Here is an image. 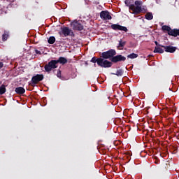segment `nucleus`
<instances>
[{"instance_id": "obj_9", "label": "nucleus", "mask_w": 179, "mask_h": 179, "mask_svg": "<svg viewBox=\"0 0 179 179\" xmlns=\"http://www.w3.org/2000/svg\"><path fill=\"white\" fill-rule=\"evenodd\" d=\"M110 27L113 29V30H120L121 31H125V33L128 31V28L117 24H113L110 26Z\"/></svg>"}, {"instance_id": "obj_11", "label": "nucleus", "mask_w": 179, "mask_h": 179, "mask_svg": "<svg viewBox=\"0 0 179 179\" xmlns=\"http://www.w3.org/2000/svg\"><path fill=\"white\" fill-rule=\"evenodd\" d=\"M156 82H157V77L155 75L150 76L146 80L147 85H155Z\"/></svg>"}, {"instance_id": "obj_7", "label": "nucleus", "mask_w": 179, "mask_h": 179, "mask_svg": "<svg viewBox=\"0 0 179 179\" xmlns=\"http://www.w3.org/2000/svg\"><path fill=\"white\" fill-rule=\"evenodd\" d=\"M43 79H44V75L36 74V76L32 77L31 85L34 87V86H36L37 83H38V82H41Z\"/></svg>"}, {"instance_id": "obj_30", "label": "nucleus", "mask_w": 179, "mask_h": 179, "mask_svg": "<svg viewBox=\"0 0 179 179\" xmlns=\"http://www.w3.org/2000/svg\"><path fill=\"white\" fill-rule=\"evenodd\" d=\"M169 90H171V88H169Z\"/></svg>"}, {"instance_id": "obj_3", "label": "nucleus", "mask_w": 179, "mask_h": 179, "mask_svg": "<svg viewBox=\"0 0 179 179\" xmlns=\"http://www.w3.org/2000/svg\"><path fill=\"white\" fill-rule=\"evenodd\" d=\"M117 55V52L114 49H110L106 52H103L101 55V58L102 59H111V58H114V56ZM107 61V60H106Z\"/></svg>"}, {"instance_id": "obj_21", "label": "nucleus", "mask_w": 179, "mask_h": 179, "mask_svg": "<svg viewBox=\"0 0 179 179\" xmlns=\"http://www.w3.org/2000/svg\"><path fill=\"white\" fill-rule=\"evenodd\" d=\"M6 92V87H5V85H1L0 87V94H5Z\"/></svg>"}, {"instance_id": "obj_5", "label": "nucleus", "mask_w": 179, "mask_h": 179, "mask_svg": "<svg viewBox=\"0 0 179 179\" xmlns=\"http://www.w3.org/2000/svg\"><path fill=\"white\" fill-rule=\"evenodd\" d=\"M58 68V63L57 60H50L48 64L45 65V72H51L52 69Z\"/></svg>"}, {"instance_id": "obj_31", "label": "nucleus", "mask_w": 179, "mask_h": 179, "mask_svg": "<svg viewBox=\"0 0 179 179\" xmlns=\"http://www.w3.org/2000/svg\"><path fill=\"white\" fill-rule=\"evenodd\" d=\"M94 66H96V64H94Z\"/></svg>"}, {"instance_id": "obj_28", "label": "nucleus", "mask_w": 179, "mask_h": 179, "mask_svg": "<svg viewBox=\"0 0 179 179\" xmlns=\"http://www.w3.org/2000/svg\"><path fill=\"white\" fill-rule=\"evenodd\" d=\"M34 51L36 54H38V55H41V52H40V50L35 49Z\"/></svg>"}, {"instance_id": "obj_14", "label": "nucleus", "mask_w": 179, "mask_h": 179, "mask_svg": "<svg viewBox=\"0 0 179 179\" xmlns=\"http://www.w3.org/2000/svg\"><path fill=\"white\" fill-rule=\"evenodd\" d=\"M15 92L17 94H24L26 90L23 87H17L15 89Z\"/></svg>"}, {"instance_id": "obj_19", "label": "nucleus", "mask_w": 179, "mask_h": 179, "mask_svg": "<svg viewBox=\"0 0 179 179\" xmlns=\"http://www.w3.org/2000/svg\"><path fill=\"white\" fill-rule=\"evenodd\" d=\"M138 55L136 53H131L127 55V58H130V59H135V58H138Z\"/></svg>"}, {"instance_id": "obj_12", "label": "nucleus", "mask_w": 179, "mask_h": 179, "mask_svg": "<svg viewBox=\"0 0 179 179\" xmlns=\"http://www.w3.org/2000/svg\"><path fill=\"white\" fill-rule=\"evenodd\" d=\"M131 10H132V12L135 13V15H139V13L142 12V6H135V4H132V6H131Z\"/></svg>"}, {"instance_id": "obj_24", "label": "nucleus", "mask_w": 179, "mask_h": 179, "mask_svg": "<svg viewBox=\"0 0 179 179\" xmlns=\"http://www.w3.org/2000/svg\"><path fill=\"white\" fill-rule=\"evenodd\" d=\"M124 3L126 6H129V9L131 10V6H132L133 4H131V0H125Z\"/></svg>"}, {"instance_id": "obj_1", "label": "nucleus", "mask_w": 179, "mask_h": 179, "mask_svg": "<svg viewBox=\"0 0 179 179\" xmlns=\"http://www.w3.org/2000/svg\"><path fill=\"white\" fill-rule=\"evenodd\" d=\"M90 62L93 64H97L98 66H101V68H111L113 66V63L108 60H106L101 57L97 58L96 57H93L90 60Z\"/></svg>"}, {"instance_id": "obj_17", "label": "nucleus", "mask_w": 179, "mask_h": 179, "mask_svg": "<svg viewBox=\"0 0 179 179\" xmlns=\"http://www.w3.org/2000/svg\"><path fill=\"white\" fill-rule=\"evenodd\" d=\"M9 37V32L5 31L4 34L2 35V41H6Z\"/></svg>"}, {"instance_id": "obj_18", "label": "nucleus", "mask_w": 179, "mask_h": 179, "mask_svg": "<svg viewBox=\"0 0 179 179\" xmlns=\"http://www.w3.org/2000/svg\"><path fill=\"white\" fill-rule=\"evenodd\" d=\"M125 44H127V41H122V39L119 41L118 48H124L125 47Z\"/></svg>"}, {"instance_id": "obj_15", "label": "nucleus", "mask_w": 179, "mask_h": 179, "mask_svg": "<svg viewBox=\"0 0 179 179\" xmlns=\"http://www.w3.org/2000/svg\"><path fill=\"white\" fill-rule=\"evenodd\" d=\"M56 61L57 64H61L62 65H65V64L68 63V59L64 57H59Z\"/></svg>"}, {"instance_id": "obj_4", "label": "nucleus", "mask_w": 179, "mask_h": 179, "mask_svg": "<svg viewBox=\"0 0 179 179\" xmlns=\"http://www.w3.org/2000/svg\"><path fill=\"white\" fill-rule=\"evenodd\" d=\"M61 31L59 32V34L60 36H64V37H75V34L73 33V31L68 27H64L61 28Z\"/></svg>"}, {"instance_id": "obj_26", "label": "nucleus", "mask_w": 179, "mask_h": 179, "mask_svg": "<svg viewBox=\"0 0 179 179\" xmlns=\"http://www.w3.org/2000/svg\"><path fill=\"white\" fill-rule=\"evenodd\" d=\"M61 73H62V71H61V70H58L57 71V78H59V79H62V77L61 76Z\"/></svg>"}, {"instance_id": "obj_29", "label": "nucleus", "mask_w": 179, "mask_h": 179, "mask_svg": "<svg viewBox=\"0 0 179 179\" xmlns=\"http://www.w3.org/2000/svg\"><path fill=\"white\" fill-rule=\"evenodd\" d=\"M3 67V63L0 62V69Z\"/></svg>"}, {"instance_id": "obj_20", "label": "nucleus", "mask_w": 179, "mask_h": 179, "mask_svg": "<svg viewBox=\"0 0 179 179\" xmlns=\"http://www.w3.org/2000/svg\"><path fill=\"white\" fill-rule=\"evenodd\" d=\"M145 19H147V20H152V19H153V15L152 13H147L145 14Z\"/></svg>"}, {"instance_id": "obj_25", "label": "nucleus", "mask_w": 179, "mask_h": 179, "mask_svg": "<svg viewBox=\"0 0 179 179\" xmlns=\"http://www.w3.org/2000/svg\"><path fill=\"white\" fill-rule=\"evenodd\" d=\"M134 3L136 6H142V1H136Z\"/></svg>"}, {"instance_id": "obj_6", "label": "nucleus", "mask_w": 179, "mask_h": 179, "mask_svg": "<svg viewBox=\"0 0 179 179\" xmlns=\"http://www.w3.org/2000/svg\"><path fill=\"white\" fill-rule=\"evenodd\" d=\"M125 61H127V57H125V56H122V55H115L110 59L111 64H117V62H125Z\"/></svg>"}, {"instance_id": "obj_22", "label": "nucleus", "mask_w": 179, "mask_h": 179, "mask_svg": "<svg viewBox=\"0 0 179 179\" xmlns=\"http://www.w3.org/2000/svg\"><path fill=\"white\" fill-rule=\"evenodd\" d=\"M48 42L49 44H54V43H55V38L54 36H50L48 38Z\"/></svg>"}, {"instance_id": "obj_13", "label": "nucleus", "mask_w": 179, "mask_h": 179, "mask_svg": "<svg viewBox=\"0 0 179 179\" xmlns=\"http://www.w3.org/2000/svg\"><path fill=\"white\" fill-rule=\"evenodd\" d=\"M162 48H164L166 52H170L171 54H173V52H176L177 50V47L171 46V45H164L162 46Z\"/></svg>"}, {"instance_id": "obj_23", "label": "nucleus", "mask_w": 179, "mask_h": 179, "mask_svg": "<svg viewBox=\"0 0 179 179\" xmlns=\"http://www.w3.org/2000/svg\"><path fill=\"white\" fill-rule=\"evenodd\" d=\"M115 75H116L117 76H122V75H124V70L122 69L117 70Z\"/></svg>"}, {"instance_id": "obj_16", "label": "nucleus", "mask_w": 179, "mask_h": 179, "mask_svg": "<svg viewBox=\"0 0 179 179\" xmlns=\"http://www.w3.org/2000/svg\"><path fill=\"white\" fill-rule=\"evenodd\" d=\"M155 54L158 53V54H163L164 52V50H163L160 46L155 47V50L153 51Z\"/></svg>"}, {"instance_id": "obj_27", "label": "nucleus", "mask_w": 179, "mask_h": 179, "mask_svg": "<svg viewBox=\"0 0 179 179\" xmlns=\"http://www.w3.org/2000/svg\"><path fill=\"white\" fill-rule=\"evenodd\" d=\"M155 45H157V47H162V48L164 46V45L159 44L158 41H155Z\"/></svg>"}, {"instance_id": "obj_2", "label": "nucleus", "mask_w": 179, "mask_h": 179, "mask_svg": "<svg viewBox=\"0 0 179 179\" xmlns=\"http://www.w3.org/2000/svg\"><path fill=\"white\" fill-rule=\"evenodd\" d=\"M162 29L164 32L168 31L169 36H172V37H178V36H179L178 29H172L171 27L167 25H163Z\"/></svg>"}, {"instance_id": "obj_10", "label": "nucleus", "mask_w": 179, "mask_h": 179, "mask_svg": "<svg viewBox=\"0 0 179 179\" xmlns=\"http://www.w3.org/2000/svg\"><path fill=\"white\" fill-rule=\"evenodd\" d=\"M71 25L73 27V30H77L78 31H82V30H83V25L78 21H74L72 22Z\"/></svg>"}, {"instance_id": "obj_8", "label": "nucleus", "mask_w": 179, "mask_h": 179, "mask_svg": "<svg viewBox=\"0 0 179 179\" xmlns=\"http://www.w3.org/2000/svg\"><path fill=\"white\" fill-rule=\"evenodd\" d=\"M100 17L103 20H111L113 17L110 15V13L107 10H103L100 13Z\"/></svg>"}]
</instances>
